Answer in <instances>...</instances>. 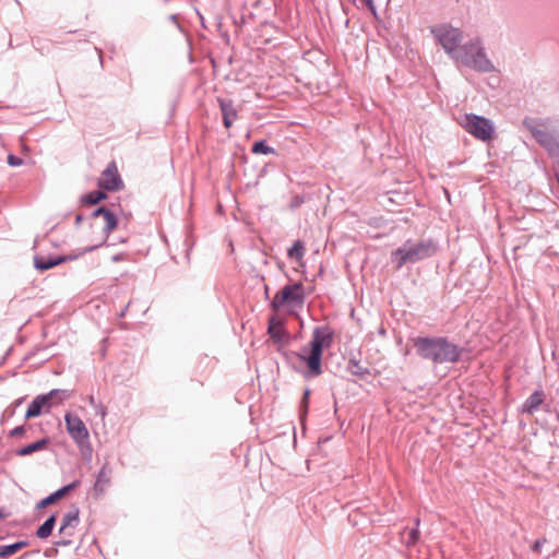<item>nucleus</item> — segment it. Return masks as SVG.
Returning a JSON list of instances; mask_svg holds the SVG:
<instances>
[{
	"label": "nucleus",
	"mask_w": 559,
	"mask_h": 559,
	"mask_svg": "<svg viewBox=\"0 0 559 559\" xmlns=\"http://www.w3.org/2000/svg\"><path fill=\"white\" fill-rule=\"evenodd\" d=\"M413 344L417 354L435 364L456 362L462 349L445 337H416Z\"/></svg>",
	"instance_id": "f257e3e1"
},
{
	"label": "nucleus",
	"mask_w": 559,
	"mask_h": 559,
	"mask_svg": "<svg viewBox=\"0 0 559 559\" xmlns=\"http://www.w3.org/2000/svg\"><path fill=\"white\" fill-rule=\"evenodd\" d=\"M333 333L329 328H317L308 345L297 355L307 366L306 377H318L322 373V353L331 347Z\"/></svg>",
	"instance_id": "f03ea898"
},
{
	"label": "nucleus",
	"mask_w": 559,
	"mask_h": 559,
	"mask_svg": "<svg viewBox=\"0 0 559 559\" xmlns=\"http://www.w3.org/2000/svg\"><path fill=\"white\" fill-rule=\"evenodd\" d=\"M436 250V245L431 240L406 241L402 247L392 252L391 258L395 269L399 270L406 263H414L431 257Z\"/></svg>",
	"instance_id": "7ed1b4c3"
},
{
	"label": "nucleus",
	"mask_w": 559,
	"mask_h": 559,
	"mask_svg": "<svg viewBox=\"0 0 559 559\" xmlns=\"http://www.w3.org/2000/svg\"><path fill=\"white\" fill-rule=\"evenodd\" d=\"M460 126L474 138L483 142L495 139V126L491 120L474 114H465L459 120Z\"/></svg>",
	"instance_id": "20e7f679"
},
{
	"label": "nucleus",
	"mask_w": 559,
	"mask_h": 559,
	"mask_svg": "<svg viewBox=\"0 0 559 559\" xmlns=\"http://www.w3.org/2000/svg\"><path fill=\"white\" fill-rule=\"evenodd\" d=\"M455 58L461 63L479 71H490L493 68L478 40L464 45Z\"/></svg>",
	"instance_id": "39448f33"
},
{
	"label": "nucleus",
	"mask_w": 559,
	"mask_h": 559,
	"mask_svg": "<svg viewBox=\"0 0 559 559\" xmlns=\"http://www.w3.org/2000/svg\"><path fill=\"white\" fill-rule=\"evenodd\" d=\"M305 301L304 285L301 283H295L292 285L284 286L278 290L273 300L272 308L275 311L281 310L284 307L297 308L301 307Z\"/></svg>",
	"instance_id": "423d86ee"
},
{
	"label": "nucleus",
	"mask_w": 559,
	"mask_h": 559,
	"mask_svg": "<svg viewBox=\"0 0 559 559\" xmlns=\"http://www.w3.org/2000/svg\"><path fill=\"white\" fill-rule=\"evenodd\" d=\"M523 123L537 142L544 146L551 156H559V139L546 129V123L544 121L527 118Z\"/></svg>",
	"instance_id": "0eeeda50"
},
{
	"label": "nucleus",
	"mask_w": 559,
	"mask_h": 559,
	"mask_svg": "<svg viewBox=\"0 0 559 559\" xmlns=\"http://www.w3.org/2000/svg\"><path fill=\"white\" fill-rule=\"evenodd\" d=\"M431 33L449 55H452L459 48L463 39L462 32L449 24L433 26Z\"/></svg>",
	"instance_id": "6e6552de"
},
{
	"label": "nucleus",
	"mask_w": 559,
	"mask_h": 559,
	"mask_svg": "<svg viewBox=\"0 0 559 559\" xmlns=\"http://www.w3.org/2000/svg\"><path fill=\"white\" fill-rule=\"evenodd\" d=\"M64 421L70 437L80 449H83L90 440V433L83 420L78 415L66 413Z\"/></svg>",
	"instance_id": "1a4fd4ad"
},
{
	"label": "nucleus",
	"mask_w": 559,
	"mask_h": 559,
	"mask_svg": "<svg viewBox=\"0 0 559 559\" xmlns=\"http://www.w3.org/2000/svg\"><path fill=\"white\" fill-rule=\"evenodd\" d=\"M63 393L60 390H51L48 394L36 396L28 406L25 418L29 419L39 416L45 407L49 408L51 403L60 404L64 400Z\"/></svg>",
	"instance_id": "9d476101"
},
{
	"label": "nucleus",
	"mask_w": 559,
	"mask_h": 559,
	"mask_svg": "<svg viewBox=\"0 0 559 559\" xmlns=\"http://www.w3.org/2000/svg\"><path fill=\"white\" fill-rule=\"evenodd\" d=\"M98 186L108 191H117L123 188V181L116 162L109 163L106 169L100 174Z\"/></svg>",
	"instance_id": "9b49d317"
},
{
	"label": "nucleus",
	"mask_w": 559,
	"mask_h": 559,
	"mask_svg": "<svg viewBox=\"0 0 559 559\" xmlns=\"http://www.w3.org/2000/svg\"><path fill=\"white\" fill-rule=\"evenodd\" d=\"M93 215L95 217H97V216L103 217L105 235L98 245L88 248L86 251H91V250L97 248L98 246H100L104 241H106V239L108 238V235L117 227V218L114 215V213L111 211H109L108 209L99 207L93 213Z\"/></svg>",
	"instance_id": "f8f14e48"
},
{
	"label": "nucleus",
	"mask_w": 559,
	"mask_h": 559,
	"mask_svg": "<svg viewBox=\"0 0 559 559\" xmlns=\"http://www.w3.org/2000/svg\"><path fill=\"white\" fill-rule=\"evenodd\" d=\"M267 333L280 347L285 346L288 343V334L285 331L282 321L275 317H272L269 320Z\"/></svg>",
	"instance_id": "ddd939ff"
},
{
	"label": "nucleus",
	"mask_w": 559,
	"mask_h": 559,
	"mask_svg": "<svg viewBox=\"0 0 559 559\" xmlns=\"http://www.w3.org/2000/svg\"><path fill=\"white\" fill-rule=\"evenodd\" d=\"M217 102L222 111L224 127L229 129L237 120L238 111L230 99L218 98Z\"/></svg>",
	"instance_id": "4468645a"
},
{
	"label": "nucleus",
	"mask_w": 559,
	"mask_h": 559,
	"mask_svg": "<svg viewBox=\"0 0 559 559\" xmlns=\"http://www.w3.org/2000/svg\"><path fill=\"white\" fill-rule=\"evenodd\" d=\"M110 481H111V467L109 466V464H105L100 468V471L97 475L96 481L94 484L95 496L98 497V496L103 495L107 490L108 486L110 485Z\"/></svg>",
	"instance_id": "2eb2a0df"
},
{
	"label": "nucleus",
	"mask_w": 559,
	"mask_h": 559,
	"mask_svg": "<svg viewBox=\"0 0 559 559\" xmlns=\"http://www.w3.org/2000/svg\"><path fill=\"white\" fill-rule=\"evenodd\" d=\"M79 523V510L73 509L64 514L62 518V524L60 526V534L66 536H72L74 528Z\"/></svg>",
	"instance_id": "dca6fc26"
},
{
	"label": "nucleus",
	"mask_w": 559,
	"mask_h": 559,
	"mask_svg": "<svg viewBox=\"0 0 559 559\" xmlns=\"http://www.w3.org/2000/svg\"><path fill=\"white\" fill-rule=\"evenodd\" d=\"M545 394L543 391H535L523 404L522 411L527 414H533L544 403Z\"/></svg>",
	"instance_id": "f3484780"
},
{
	"label": "nucleus",
	"mask_w": 559,
	"mask_h": 559,
	"mask_svg": "<svg viewBox=\"0 0 559 559\" xmlns=\"http://www.w3.org/2000/svg\"><path fill=\"white\" fill-rule=\"evenodd\" d=\"M75 486H76V483H72V484H70L68 486H64V487L60 488L56 492H53L50 496H48L45 499H43L39 502V507L45 508L47 506H50V504L55 503L57 500H59L62 497H64L71 489L75 488Z\"/></svg>",
	"instance_id": "a211bd4d"
},
{
	"label": "nucleus",
	"mask_w": 559,
	"mask_h": 559,
	"mask_svg": "<svg viewBox=\"0 0 559 559\" xmlns=\"http://www.w3.org/2000/svg\"><path fill=\"white\" fill-rule=\"evenodd\" d=\"M68 258L66 257H59L56 259H45V258H35L34 264L35 267L39 271H46L49 270L56 265L61 264L62 262L67 261Z\"/></svg>",
	"instance_id": "6ab92c4d"
},
{
	"label": "nucleus",
	"mask_w": 559,
	"mask_h": 559,
	"mask_svg": "<svg viewBox=\"0 0 559 559\" xmlns=\"http://www.w3.org/2000/svg\"><path fill=\"white\" fill-rule=\"evenodd\" d=\"M49 443L48 439H40L34 443H31L26 447H23L16 451V454L19 456H27L31 455L34 452L44 450Z\"/></svg>",
	"instance_id": "aec40b11"
},
{
	"label": "nucleus",
	"mask_w": 559,
	"mask_h": 559,
	"mask_svg": "<svg viewBox=\"0 0 559 559\" xmlns=\"http://www.w3.org/2000/svg\"><path fill=\"white\" fill-rule=\"evenodd\" d=\"M55 524H56V515H51L50 518H48L44 524H41L37 532H36V536L40 539H45V538H48L51 533H52V530L55 527Z\"/></svg>",
	"instance_id": "412c9836"
},
{
	"label": "nucleus",
	"mask_w": 559,
	"mask_h": 559,
	"mask_svg": "<svg viewBox=\"0 0 559 559\" xmlns=\"http://www.w3.org/2000/svg\"><path fill=\"white\" fill-rule=\"evenodd\" d=\"M27 546V542H17L11 545L0 546V557L8 558Z\"/></svg>",
	"instance_id": "4be33fe9"
},
{
	"label": "nucleus",
	"mask_w": 559,
	"mask_h": 559,
	"mask_svg": "<svg viewBox=\"0 0 559 559\" xmlns=\"http://www.w3.org/2000/svg\"><path fill=\"white\" fill-rule=\"evenodd\" d=\"M306 248L305 243L301 240H297L294 242L292 248L288 250V258L295 259L297 262H301Z\"/></svg>",
	"instance_id": "5701e85b"
},
{
	"label": "nucleus",
	"mask_w": 559,
	"mask_h": 559,
	"mask_svg": "<svg viewBox=\"0 0 559 559\" xmlns=\"http://www.w3.org/2000/svg\"><path fill=\"white\" fill-rule=\"evenodd\" d=\"M106 199V194L100 190L92 191L82 198V203L94 205Z\"/></svg>",
	"instance_id": "b1692460"
},
{
	"label": "nucleus",
	"mask_w": 559,
	"mask_h": 559,
	"mask_svg": "<svg viewBox=\"0 0 559 559\" xmlns=\"http://www.w3.org/2000/svg\"><path fill=\"white\" fill-rule=\"evenodd\" d=\"M252 153L254 154H272L274 148L267 146L263 141L255 142L252 146Z\"/></svg>",
	"instance_id": "393cba45"
},
{
	"label": "nucleus",
	"mask_w": 559,
	"mask_h": 559,
	"mask_svg": "<svg viewBox=\"0 0 559 559\" xmlns=\"http://www.w3.org/2000/svg\"><path fill=\"white\" fill-rule=\"evenodd\" d=\"M419 538L418 528H414L409 532V538L407 540V545H414Z\"/></svg>",
	"instance_id": "a878e982"
},
{
	"label": "nucleus",
	"mask_w": 559,
	"mask_h": 559,
	"mask_svg": "<svg viewBox=\"0 0 559 559\" xmlns=\"http://www.w3.org/2000/svg\"><path fill=\"white\" fill-rule=\"evenodd\" d=\"M547 543L546 538H539L532 545V550L535 552H540L542 547Z\"/></svg>",
	"instance_id": "bb28decb"
},
{
	"label": "nucleus",
	"mask_w": 559,
	"mask_h": 559,
	"mask_svg": "<svg viewBox=\"0 0 559 559\" xmlns=\"http://www.w3.org/2000/svg\"><path fill=\"white\" fill-rule=\"evenodd\" d=\"M25 435V428L24 426L15 427L10 431L11 437H23Z\"/></svg>",
	"instance_id": "cd10ccee"
},
{
	"label": "nucleus",
	"mask_w": 559,
	"mask_h": 559,
	"mask_svg": "<svg viewBox=\"0 0 559 559\" xmlns=\"http://www.w3.org/2000/svg\"><path fill=\"white\" fill-rule=\"evenodd\" d=\"M8 164L10 166H20L22 164V159L14 156V155H9L8 156Z\"/></svg>",
	"instance_id": "c85d7f7f"
},
{
	"label": "nucleus",
	"mask_w": 559,
	"mask_h": 559,
	"mask_svg": "<svg viewBox=\"0 0 559 559\" xmlns=\"http://www.w3.org/2000/svg\"><path fill=\"white\" fill-rule=\"evenodd\" d=\"M371 11H374L373 0H361Z\"/></svg>",
	"instance_id": "c756f323"
},
{
	"label": "nucleus",
	"mask_w": 559,
	"mask_h": 559,
	"mask_svg": "<svg viewBox=\"0 0 559 559\" xmlns=\"http://www.w3.org/2000/svg\"><path fill=\"white\" fill-rule=\"evenodd\" d=\"M112 260H114V261H120V260H122V258H121L120 255H115V257L112 258Z\"/></svg>",
	"instance_id": "7c9ffc66"
}]
</instances>
